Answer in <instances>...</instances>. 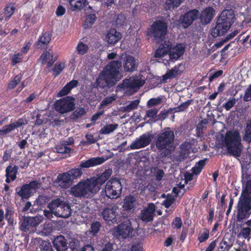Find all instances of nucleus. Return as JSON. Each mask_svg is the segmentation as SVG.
<instances>
[{"mask_svg": "<svg viewBox=\"0 0 251 251\" xmlns=\"http://www.w3.org/2000/svg\"><path fill=\"white\" fill-rule=\"evenodd\" d=\"M139 102L140 101L138 100L130 101L128 104L123 108V111L130 112L133 110L137 109Z\"/></svg>", "mask_w": 251, "mask_h": 251, "instance_id": "obj_40", "label": "nucleus"}, {"mask_svg": "<svg viewBox=\"0 0 251 251\" xmlns=\"http://www.w3.org/2000/svg\"><path fill=\"white\" fill-rule=\"evenodd\" d=\"M199 15V11L193 10L186 13L183 19V23L185 25V27L188 26L197 18Z\"/></svg>", "mask_w": 251, "mask_h": 251, "instance_id": "obj_24", "label": "nucleus"}, {"mask_svg": "<svg viewBox=\"0 0 251 251\" xmlns=\"http://www.w3.org/2000/svg\"><path fill=\"white\" fill-rule=\"evenodd\" d=\"M56 182L62 188L69 187L73 183L66 172L59 174L57 176Z\"/></svg>", "mask_w": 251, "mask_h": 251, "instance_id": "obj_21", "label": "nucleus"}, {"mask_svg": "<svg viewBox=\"0 0 251 251\" xmlns=\"http://www.w3.org/2000/svg\"><path fill=\"white\" fill-rule=\"evenodd\" d=\"M57 59V56L56 54L50 55V53L48 51H45L41 54L40 60L42 61V63L47 62L48 66L50 67L53 62Z\"/></svg>", "mask_w": 251, "mask_h": 251, "instance_id": "obj_27", "label": "nucleus"}, {"mask_svg": "<svg viewBox=\"0 0 251 251\" xmlns=\"http://www.w3.org/2000/svg\"><path fill=\"white\" fill-rule=\"evenodd\" d=\"M155 210V205L152 203H149L147 207L141 210L139 217L144 223L151 222L153 220Z\"/></svg>", "mask_w": 251, "mask_h": 251, "instance_id": "obj_16", "label": "nucleus"}, {"mask_svg": "<svg viewBox=\"0 0 251 251\" xmlns=\"http://www.w3.org/2000/svg\"><path fill=\"white\" fill-rule=\"evenodd\" d=\"M54 108L61 114L72 111L75 108L74 99L69 97L60 99L55 102Z\"/></svg>", "mask_w": 251, "mask_h": 251, "instance_id": "obj_12", "label": "nucleus"}, {"mask_svg": "<svg viewBox=\"0 0 251 251\" xmlns=\"http://www.w3.org/2000/svg\"><path fill=\"white\" fill-rule=\"evenodd\" d=\"M130 250L131 251H142V247L140 243H132Z\"/></svg>", "mask_w": 251, "mask_h": 251, "instance_id": "obj_64", "label": "nucleus"}, {"mask_svg": "<svg viewBox=\"0 0 251 251\" xmlns=\"http://www.w3.org/2000/svg\"><path fill=\"white\" fill-rule=\"evenodd\" d=\"M243 100L245 101H251V84L246 89L243 97Z\"/></svg>", "mask_w": 251, "mask_h": 251, "instance_id": "obj_58", "label": "nucleus"}, {"mask_svg": "<svg viewBox=\"0 0 251 251\" xmlns=\"http://www.w3.org/2000/svg\"><path fill=\"white\" fill-rule=\"evenodd\" d=\"M66 239L62 235L56 237L53 242L57 251H65L68 249Z\"/></svg>", "mask_w": 251, "mask_h": 251, "instance_id": "obj_22", "label": "nucleus"}, {"mask_svg": "<svg viewBox=\"0 0 251 251\" xmlns=\"http://www.w3.org/2000/svg\"><path fill=\"white\" fill-rule=\"evenodd\" d=\"M169 58L171 60H177L184 53V47L182 45L179 44L176 45L173 48H171L169 50Z\"/></svg>", "mask_w": 251, "mask_h": 251, "instance_id": "obj_23", "label": "nucleus"}, {"mask_svg": "<svg viewBox=\"0 0 251 251\" xmlns=\"http://www.w3.org/2000/svg\"><path fill=\"white\" fill-rule=\"evenodd\" d=\"M236 100L234 98H229L228 101L224 104V107L226 110H229L235 104Z\"/></svg>", "mask_w": 251, "mask_h": 251, "instance_id": "obj_54", "label": "nucleus"}, {"mask_svg": "<svg viewBox=\"0 0 251 251\" xmlns=\"http://www.w3.org/2000/svg\"><path fill=\"white\" fill-rule=\"evenodd\" d=\"M116 100V97L114 94H112L110 97L105 98L101 102L100 107L105 106L111 103L112 101Z\"/></svg>", "mask_w": 251, "mask_h": 251, "instance_id": "obj_52", "label": "nucleus"}, {"mask_svg": "<svg viewBox=\"0 0 251 251\" xmlns=\"http://www.w3.org/2000/svg\"><path fill=\"white\" fill-rule=\"evenodd\" d=\"M15 7L12 3H10L4 8V16L6 17V20H7L10 16L13 14Z\"/></svg>", "mask_w": 251, "mask_h": 251, "instance_id": "obj_46", "label": "nucleus"}, {"mask_svg": "<svg viewBox=\"0 0 251 251\" xmlns=\"http://www.w3.org/2000/svg\"><path fill=\"white\" fill-rule=\"evenodd\" d=\"M78 84V81L75 80H73L68 83L58 93V96L62 97L68 94L71 90L75 87Z\"/></svg>", "mask_w": 251, "mask_h": 251, "instance_id": "obj_31", "label": "nucleus"}, {"mask_svg": "<svg viewBox=\"0 0 251 251\" xmlns=\"http://www.w3.org/2000/svg\"><path fill=\"white\" fill-rule=\"evenodd\" d=\"M20 228L23 231L35 232L34 229H32L30 226V222L28 217H23L20 222Z\"/></svg>", "mask_w": 251, "mask_h": 251, "instance_id": "obj_32", "label": "nucleus"}, {"mask_svg": "<svg viewBox=\"0 0 251 251\" xmlns=\"http://www.w3.org/2000/svg\"><path fill=\"white\" fill-rule=\"evenodd\" d=\"M182 2V0H166L165 5L166 9H174L177 7Z\"/></svg>", "mask_w": 251, "mask_h": 251, "instance_id": "obj_38", "label": "nucleus"}, {"mask_svg": "<svg viewBox=\"0 0 251 251\" xmlns=\"http://www.w3.org/2000/svg\"><path fill=\"white\" fill-rule=\"evenodd\" d=\"M214 10L211 7L205 8L202 12L201 16V21L204 24H207L213 18Z\"/></svg>", "mask_w": 251, "mask_h": 251, "instance_id": "obj_28", "label": "nucleus"}, {"mask_svg": "<svg viewBox=\"0 0 251 251\" xmlns=\"http://www.w3.org/2000/svg\"><path fill=\"white\" fill-rule=\"evenodd\" d=\"M73 11H79L88 4L87 0H68Z\"/></svg>", "mask_w": 251, "mask_h": 251, "instance_id": "obj_29", "label": "nucleus"}, {"mask_svg": "<svg viewBox=\"0 0 251 251\" xmlns=\"http://www.w3.org/2000/svg\"><path fill=\"white\" fill-rule=\"evenodd\" d=\"M103 219L107 222H117L119 216L118 207L113 205L110 208L104 209L101 212Z\"/></svg>", "mask_w": 251, "mask_h": 251, "instance_id": "obj_17", "label": "nucleus"}, {"mask_svg": "<svg viewBox=\"0 0 251 251\" xmlns=\"http://www.w3.org/2000/svg\"><path fill=\"white\" fill-rule=\"evenodd\" d=\"M205 164V160H201L197 163L195 166L192 168L193 174L198 175L201 172Z\"/></svg>", "mask_w": 251, "mask_h": 251, "instance_id": "obj_42", "label": "nucleus"}, {"mask_svg": "<svg viewBox=\"0 0 251 251\" xmlns=\"http://www.w3.org/2000/svg\"><path fill=\"white\" fill-rule=\"evenodd\" d=\"M18 167L17 166H9L6 169V182L10 183L11 181L14 180L16 178Z\"/></svg>", "mask_w": 251, "mask_h": 251, "instance_id": "obj_25", "label": "nucleus"}, {"mask_svg": "<svg viewBox=\"0 0 251 251\" xmlns=\"http://www.w3.org/2000/svg\"><path fill=\"white\" fill-rule=\"evenodd\" d=\"M50 39V34L49 32H45L40 37L38 42V45L42 47L43 45H47Z\"/></svg>", "mask_w": 251, "mask_h": 251, "instance_id": "obj_39", "label": "nucleus"}, {"mask_svg": "<svg viewBox=\"0 0 251 251\" xmlns=\"http://www.w3.org/2000/svg\"><path fill=\"white\" fill-rule=\"evenodd\" d=\"M22 79V75L21 74L17 75L14 77L13 80L8 84V88L9 89H14Z\"/></svg>", "mask_w": 251, "mask_h": 251, "instance_id": "obj_48", "label": "nucleus"}, {"mask_svg": "<svg viewBox=\"0 0 251 251\" xmlns=\"http://www.w3.org/2000/svg\"><path fill=\"white\" fill-rule=\"evenodd\" d=\"M244 140L246 141L247 143H250L251 142V126H247L245 135L243 137Z\"/></svg>", "mask_w": 251, "mask_h": 251, "instance_id": "obj_56", "label": "nucleus"}, {"mask_svg": "<svg viewBox=\"0 0 251 251\" xmlns=\"http://www.w3.org/2000/svg\"><path fill=\"white\" fill-rule=\"evenodd\" d=\"M175 134L170 128L164 129L157 134L155 139V146L158 150H164L163 156H167L174 149Z\"/></svg>", "mask_w": 251, "mask_h": 251, "instance_id": "obj_3", "label": "nucleus"}, {"mask_svg": "<svg viewBox=\"0 0 251 251\" xmlns=\"http://www.w3.org/2000/svg\"><path fill=\"white\" fill-rule=\"evenodd\" d=\"M40 185V184L37 181H31L29 184L24 185L21 190L17 192L18 194L22 198H28L36 191Z\"/></svg>", "mask_w": 251, "mask_h": 251, "instance_id": "obj_15", "label": "nucleus"}, {"mask_svg": "<svg viewBox=\"0 0 251 251\" xmlns=\"http://www.w3.org/2000/svg\"><path fill=\"white\" fill-rule=\"evenodd\" d=\"M49 206L53 210L54 215L58 217L68 218L72 214V209L70 204L58 198L53 200L49 203Z\"/></svg>", "mask_w": 251, "mask_h": 251, "instance_id": "obj_6", "label": "nucleus"}, {"mask_svg": "<svg viewBox=\"0 0 251 251\" xmlns=\"http://www.w3.org/2000/svg\"><path fill=\"white\" fill-rule=\"evenodd\" d=\"M135 198L132 196H128L124 199L123 208L126 210H131L134 207Z\"/></svg>", "mask_w": 251, "mask_h": 251, "instance_id": "obj_34", "label": "nucleus"}, {"mask_svg": "<svg viewBox=\"0 0 251 251\" xmlns=\"http://www.w3.org/2000/svg\"><path fill=\"white\" fill-rule=\"evenodd\" d=\"M237 221L248 218L251 213V180H248L239 198L237 206Z\"/></svg>", "mask_w": 251, "mask_h": 251, "instance_id": "obj_2", "label": "nucleus"}, {"mask_svg": "<svg viewBox=\"0 0 251 251\" xmlns=\"http://www.w3.org/2000/svg\"><path fill=\"white\" fill-rule=\"evenodd\" d=\"M181 67L180 64L176 65L173 68L167 71L166 73L163 76L165 79H171L176 77L181 73L179 68Z\"/></svg>", "mask_w": 251, "mask_h": 251, "instance_id": "obj_33", "label": "nucleus"}, {"mask_svg": "<svg viewBox=\"0 0 251 251\" xmlns=\"http://www.w3.org/2000/svg\"><path fill=\"white\" fill-rule=\"evenodd\" d=\"M172 226L174 228L179 229L182 225V222L180 217H176L172 223Z\"/></svg>", "mask_w": 251, "mask_h": 251, "instance_id": "obj_59", "label": "nucleus"}, {"mask_svg": "<svg viewBox=\"0 0 251 251\" xmlns=\"http://www.w3.org/2000/svg\"><path fill=\"white\" fill-rule=\"evenodd\" d=\"M134 233V229L129 220H126L113 229L114 235L119 239L131 238Z\"/></svg>", "mask_w": 251, "mask_h": 251, "instance_id": "obj_10", "label": "nucleus"}, {"mask_svg": "<svg viewBox=\"0 0 251 251\" xmlns=\"http://www.w3.org/2000/svg\"><path fill=\"white\" fill-rule=\"evenodd\" d=\"M225 141L228 152L234 156L241 155V145L239 133L236 131H229L226 133Z\"/></svg>", "mask_w": 251, "mask_h": 251, "instance_id": "obj_5", "label": "nucleus"}, {"mask_svg": "<svg viewBox=\"0 0 251 251\" xmlns=\"http://www.w3.org/2000/svg\"><path fill=\"white\" fill-rule=\"evenodd\" d=\"M112 173V170L109 169L105 170L98 177H94L89 179V180L93 185L92 187L94 186V188H96V190H95L96 193H97L100 191L101 186L108 179Z\"/></svg>", "mask_w": 251, "mask_h": 251, "instance_id": "obj_14", "label": "nucleus"}, {"mask_svg": "<svg viewBox=\"0 0 251 251\" xmlns=\"http://www.w3.org/2000/svg\"><path fill=\"white\" fill-rule=\"evenodd\" d=\"M86 113L85 110L84 108H77L72 115V118L73 119H76L80 118Z\"/></svg>", "mask_w": 251, "mask_h": 251, "instance_id": "obj_49", "label": "nucleus"}, {"mask_svg": "<svg viewBox=\"0 0 251 251\" xmlns=\"http://www.w3.org/2000/svg\"><path fill=\"white\" fill-rule=\"evenodd\" d=\"M251 230L249 227L243 228L241 230L239 234V236H242L244 238H247L249 237V235L251 234Z\"/></svg>", "mask_w": 251, "mask_h": 251, "instance_id": "obj_63", "label": "nucleus"}, {"mask_svg": "<svg viewBox=\"0 0 251 251\" xmlns=\"http://www.w3.org/2000/svg\"><path fill=\"white\" fill-rule=\"evenodd\" d=\"M229 12L228 10L223 12L217 20L215 27L213 28L211 31V34L213 37L216 38L223 35L229 29L231 25L230 19L225 17L224 15L225 13L226 15V12Z\"/></svg>", "mask_w": 251, "mask_h": 251, "instance_id": "obj_8", "label": "nucleus"}, {"mask_svg": "<svg viewBox=\"0 0 251 251\" xmlns=\"http://www.w3.org/2000/svg\"><path fill=\"white\" fill-rule=\"evenodd\" d=\"M28 217L29 219V222H30V226H32V229H34L35 230L36 226L43 221L44 219L43 216L40 215Z\"/></svg>", "mask_w": 251, "mask_h": 251, "instance_id": "obj_37", "label": "nucleus"}, {"mask_svg": "<svg viewBox=\"0 0 251 251\" xmlns=\"http://www.w3.org/2000/svg\"><path fill=\"white\" fill-rule=\"evenodd\" d=\"M78 84V81L75 80H73L68 83L58 93V96L62 97L68 94L71 90L75 87Z\"/></svg>", "mask_w": 251, "mask_h": 251, "instance_id": "obj_30", "label": "nucleus"}, {"mask_svg": "<svg viewBox=\"0 0 251 251\" xmlns=\"http://www.w3.org/2000/svg\"><path fill=\"white\" fill-rule=\"evenodd\" d=\"M23 60V55L21 53L14 54L12 57V65L15 66L17 63L21 62Z\"/></svg>", "mask_w": 251, "mask_h": 251, "instance_id": "obj_57", "label": "nucleus"}, {"mask_svg": "<svg viewBox=\"0 0 251 251\" xmlns=\"http://www.w3.org/2000/svg\"><path fill=\"white\" fill-rule=\"evenodd\" d=\"M167 25L165 22L157 21L153 23L151 26L150 34L153 37V41L160 43L164 41L165 36L167 33Z\"/></svg>", "mask_w": 251, "mask_h": 251, "instance_id": "obj_9", "label": "nucleus"}, {"mask_svg": "<svg viewBox=\"0 0 251 251\" xmlns=\"http://www.w3.org/2000/svg\"><path fill=\"white\" fill-rule=\"evenodd\" d=\"M89 179L80 180L76 185L72 187L70 190V194L78 198H89L96 194L95 190Z\"/></svg>", "mask_w": 251, "mask_h": 251, "instance_id": "obj_4", "label": "nucleus"}, {"mask_svg": "<svg viewBox=\"0 0 251 251\" xmlns=\"http://www.w3.org/2000/svg\"><path fill=\"white\" fill-rule=\"evenodd\" d=\"M161 44L156 50L154 56L155 57H161L166 55L172 47V44L169 41H163L160 43Z\"/></svg>", "mask_w": 251, "mask_h": 251, "instance_id": "obj_20", "label": "nucleus"}, {"mask_svg": "<svg viewBox=\"0 0 251 251\" xmlns=\"http://www.w3.org/2000/svg\"><path fill=\"white\" fill-rule=\"evenodd\" d=\"M144 83V77L142 75H139L135 77H130L129 79H126L121 84V87L124 90L129 89L132 93H134L136 92Z\"/></svg>", "mask_w": 251, "mask_h": 251, "instance_id": "obj_11", "label": "nucleus"}, {"mask_svg": "<svg viewBox=\"0 0 251 251\" xmlns=\"http://www.w3.org/2000/svg\"><path fill=\"white\" fill-rule=\"evenodd\" d=\"M106 38L109 44H114L121 38V34L116 29H111L106 35Z\"/></svg>", "mask_w": 251, "mask_h": 251, "instance_id": "obj_26", "label": "nucleus"}, {"mask_svg": "<svg viewBox=\"0 0 251 251\" xmlns=\"http://www.w3.org/2000/svg\"><path fill=\"white\" fill-rule=\"evenodd\" d=\"M158 112V109L155 108H151L146 111V117L152 119H154Z\"/></svg>", "mask_w": 251, "mask_h": 251, "instance_id": "obj_55", "label": "nucleus"}, {"mask_svg": "<svg viewBox=\"0 0 251 251\" xmlns=\"http://www.w3.org/2000/svg\"><path fill=\"white\" fill-rule=\"evenodd\" d=\"M106 160L102 157L91 158L85 161L82 162L80 164V168H87L103 163Z\"/></svg>", "mask_w": 251, "mask_h": 251, "instance_id": "obj_19", "label": "nucleus"}, {"mask_svg": "<svg viewBox=\"0 0 251 251\" xmlns=\"http://www.w3.org/2000/svg\"><path fill=\"white\" fill-rule=\"evenodd\" d=\"M123 68L125 72H133L137 67V63L135 61L134 57L131 55H123Z\"/></svg>", "mask_w": 251, "mask_h": 251, "instance_id": "obj_18", "label": "nucleus"}, {"mask_svg": "<svg viewBox=\"0 0 251 251\" xmlns=\"http://www.w3.org/2000/svg\"><path fill=\"white\" fill-rule=\"evenodd\" d=\"M42 251H53L50 243L44 241L40 245Z\"/></svg>", "mask_w": 251, "mask_h": 251, "instance_id": "obj_61", "label": "nucleus"}, {"mask_svg": "<svg viewBox=\"0 0 251 251\" xmlns=\"http://www.w3.org/2000/svg\"><path fill=\"white\" fill-rule=\"evenodd\" d=\"M153 139V135L147 132L137 138L130 145L131 150H137L148 146Z\"/></svg>", "mask_w": 251, "mask_h": 251, "instance_id": "obj_13", "label": "nucleus"}, {"mask_svg": "<svg viewBox=\"0 0 251 251\" xmlns=\"http://www.w3.org/2000/svg\"><path fill=\"white\" fill-rule=\"evenodd\" d=\"M231 247L229 245L226 239H224L220 243L218 247V251H228Z\"/></svg>", "mask_w": 251, "mask_h": 251, "instance_id": "obj_50", "label": "nucleus"}, {"mask_svg": "<svg viewBox=\"0 0 251 251\" xmlns=\"http://www.w3.org/2000/svg\"><path fill=\"white\" fill-rule=\"evenodd\" d=\"M88 47L87 45L82 43H79L76 47V50L80 54H84L86 53L88 50Z\"/></svg>", "mask_w": 251, "mask_h": 251, "instance_id": "obj_53", "label": "nucleus"}, {"mask_svg": "<svg viewBox=\"0 0 251 251\" xmlns=\"http://www.w3.org/2000/svg\"><path fill=\"white\" fill-rule=\"evenodd\" d=\"M100 227V224L98 222H95L92 224L90 231L93 234H95L98 232Z\"/></svg>", "mask_w": 251, "mask_h": 251, "instance_id": "obj_62", "label": "nucleus"}, {"mask_svg": "<svg viewBox=\"0 0 251 251\" xmlns=\"http://www.w3.org/2000/svg\"><path fill=\"white\" fill-rule=\"evenodd\" d=\"M122 186L119 178H111L107 181L104 191L101 192V195L104 196L103 202H105V196L108 199H117L121 194Z\"/></svg>", "mask_w": 251, "mask_h": 251, "instance_id": "obj_7", "label": "nucleus"}, {"mask_svg": "<svg viewBox=\"0 0 251 251\" xmlns=\"http://www.w3.org/2000/svg\"><path fill=\"white\" fill-rule=\"evenodd\" d=\"M56 151L59 153H68L70 152L71 148L63 142L58 145L56 147Z\"/></svg>", "mask_w": 251, "mask_h": 251, "instance_id": "obj_41", "label": "nucleus"}, {"mask_svg": "<svg viewBox=\"0 0 251 251\" xmlns=\"http://www.w3.org/2000/svg\"><path fill=\"white\" fill-rule=\"evenodd\" d=\"M13 130H14V129L10 124L4 126L0 129V137L1 138L5 137Z\"/></svg>", "mask_w": 251, "mask_h": 251, "instance_id": "obj_43", "label": "nucleus"}, {"mask_svg": "<svg viewBox=\"0 0 251 251\" xmlns=\"http://www.w3.org/2000/svg\"><path fill=\"white\" fill-rule=\"evenodd\" d=\"M122 63L119 61H113L108 64L100 73L97 79L98 85L100 87L112 86L123 77L120 72Z\"/></svg>", "mask_w": 251, "mask_h": 251, "instance_id": "obj_1", "label": "nucleus"}, {"mask_svg": "<svg viewBox=\"0 0 251 251\" xmlns=\"http://www.w3.org/2000/svg\"><path fill=\"white\" fill-rule=\"evenodd\" d=\"M28 123L27 121L25 119L21 118L19 119L16 122L10 124L11 126H12L13 129L14 130L15 128L18 127H20L24 125L27 124Z\"/></svg>", "mask_w": 251, "mask_h": 251, "instance_id": "obj_51", "label": "nucleus"}, {"mask_svg": "<svg viewBox=\"0 0 251 251\" xmlns=\"http://www.w3.org/2000/svg\"><path fill=\"white\" fill-rule=\"evenodd\" d=\"M118 127V125L117 124H107L100 129V133L102 134H109L113 132Z\"/></svg>", "mask_w": 251, "mask_h": 251, "instance_id": "obj_36", "label": "nucleus"}, {"mask_svg": "<svg viewBox=\"0 0 251 251\" xmlns=\"http://www.w3.org/2000/svg\"><path fill=\"white\" fill-rule=\"evenodd\" d=\"M96 20L95 14H89L86 17L84 26L85 28H89L94 23Z\"/></svg>", "mask_w": 251, "mask_h": 251, "instance_id": "obj_44", "label": "nucleus"}, {"mask_svg": "<svg viewBox=\"0 0 251 251\" xmlns=\"http://www.w3.org/2000/svg\"><path fill=\"white\" fill-rule=\"evenodd\" d=\"M72 182L74 180L80 177L82 175V171L80 168H74L66 172Z\"/></svg>", "mask_w": 251, "mask_h": 251, "instance_id": "obj_35", "label": "nucleus"}, {"mask_svg": "<svg viewBox=\"0 0 251 251\" xmlns=\"http://www.w3.org/2000/svg\"><path fill=\"white\" fill-rule=\"evenodd\" d=\"M162 99L160 97L151 98L148 101L147 106L149 108L157 106L159 105L162 102Z\"/></svg>", "mask_w": 251, "mask_h": 251, "instance_id": "obj_47", "label": "nucleus"}, {"mask_svg": "<svg viewBox=\"0 0 251 251\" xmlns=\"http://www.w3.org/2000/svg\"><path fill=\"white\" fill-rule=\"evenodd\" d=\"M174 201L175 200L172 196H168L166 199L163 201L162 204L166 208H168L174 203Z\"/></svg>", "mask_w": 251, "mask_h": 251, "instance_id": "obj_60", "label": "nucleus"}, {"mask_svg": "<svg viewBox=\"0 0 251 251\" xmlns=\"http://www.w3.org/2000/svg\"><path fill=\"white\" fill-rule=\"evenodd\" d=\"M65 67V63L62 62H57L53 69V75L55 76H56L58 75H59L62 71L63 70V69Z\"/></svg>", "mask_w": 251, "mask_h": 251, "instance_id": "obj_45", "label": "nucleus"}]
</instances>
